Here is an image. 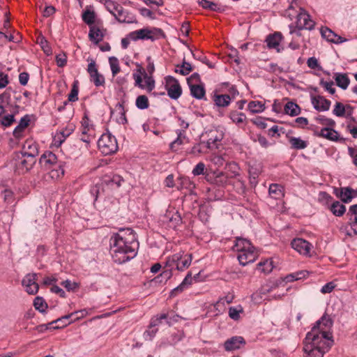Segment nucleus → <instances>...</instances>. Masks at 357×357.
Listing matches in <instances>:
<instances>
[{"label": "nucleus", "mask_w": 357, "mask_h": 357, "mask_svg": "<svg viewBox=\"0 0 357 357\" xmlns=\"http://www.w3.org/2000/svg\"><path fill=\"white\" fill-rule=\"evenodd\" d=\"M242 310H238L234 307H231L229 308V316L233 320H235V321L238 320L240 318L239 313Z\"/></svg>", "instance_id": "nucleus-60"}, {"label": "nucleus", "mask_w": 357, "mask_h": 357, "mask_svg": "<svg viewBox=\"0 0 357 357\" xmlns=\"http://www.w3.org/2000/svg\"><path fill=\"white\" fill-rule=\"evenodd\" d=\"M192 70V66L190 63L183 61L181 65L176 66L175 72L182 75H187Z\"/></svg>", "instance_id": "nucleus-42"}, {"label": "nucleus", "mask_w": 357, "mask_h": 357, "mask_svg": "<svg viewBox=\"0 0 357 357\" xmlns=\"http://www.w3.org/2000/svg\"><path fill=\"white\" fill-rule=\"evenodd\" d=\"M114 17L120 23H132L135 22L134 16L129 13L121 6L119 8V10Z\"/></svg>", "instance_id": "nucleus-23"}, {"label": "nucleus", "mask_w": 357, "mask_h": 357, "mask_svg": "<svg viewBox=\"0 0 357 357\" xmlns=\"http://www.w3.org/2000/svg\"><path fill=\"white\" fill-rule=\"evenodd\" d=\"M283 36L280 32H275L273 34L268 35L265 42L268 49H274L277 52H280L284 49L280 45Z\"/></svg>", "instance_id": "nucleus-13"}, {"label": "nucleus", "mask_w": 357, "mask_h": 357, "mask_svg": "<svg viewBox=\"0 0 357 357\" xmlns=\"http://www.w3.org/2000/svg\"><path fill=\"white\" fill-rule=\"evenodd\" d=\"M87 72L90 75L91 81L93 82L96 86L104 85L105 81L102 75L98 73L96 62L93 60L89 63Z\"/></svg>", "instance_id": "nucleus-12"}, {"label": "nucleus", "mask_w": 357, "mask_h": 357, "mask_svg": "<svg viewBox=\"0 0 357 357\" xmlns=\"http://www.w3.org/2000/svg\"><path fill=\"white\" fill-rule=\"evenodd\" d=\"M215 182L218 185H225L227 183L228 176L221 171H215L213 173Z\"/></svg>", "instance_id": "nucleus-50"}, {"label": "nucleus", "mask_w": 357, "mask_h": 357, "mask_svg": "<svg viewBox=\"0 0 357 357\" xmlns=\"http://www.w3.org/2000/svg\"><path fill=\"white\" fill-rule=\"evenodd\" d=\"M335 287V284L333 282H328L321 287V292L322 294L331 293V291H333Z\"/></svg>", "instance_id": "nucleus-62"}, {"label": "nucleus", "mask_w": 357, "mask_h": 357, "mask_svg": "<svg viewBox=\"0 0 357 357\" xmlns=\"http://www.w3.org/2000/svg\"><path fill=\"white\" fill-rule=\"evenodd\" d=\"M181 258V252L176 253L171 257H167L165 268H168L173 270H176V264L178 259Z\"/></svg>", "instance_id": "nucleus-39"}, {"label": "nucleus", "mask_w": 357, "mask_h": 357, "mask_svg": "<svg viewBox=\"0 0 357 357\" xmlns=\"http://www.w3.org/2000/svg\"><path fill=\"white\" fill-rule=\"evenodd\" d=\"M284 113L291 116H298L301 113L300 107L294 102H288L284 107Z\"/></svg>", "instance_id": "nucleus-32"}, {"label": "nucleus", "mask_w": 357, "mask_h": 357, "mask_svg": "<svg viewBox=\"0 0 357 357\" xmlns=\"http://www.w3.org/2000/svg\"><path fill=\"white\" fill-rule=\"evenodd\" d=\"M245 344V341L243 337L233 336L225 342L224 348L227 351H231L241 349V346Z\"/></svg>", "instance_id": "nucleus-17"}, {"label": "nucleus", "mask_w": 357, "mask_h": 357, "mask_svg": "<svg viewBox=\"0 0 357 357\" xmlns=\"http://www.w3.org/2000/svg\"><path fill=\"white\" fill-rule=\"evenodd\" d=\"M353 225H342L340 231L348 236H356L354 231L355 227Z\"/></svg>", "instance_id": "nucleus-52"}, {"label": "nucleus", "mask_w": 357, "mask_h": 357, "mask_svg": "<svg viewBox=\"0 0 357 357\" xmlns=\"http://www.w3.org/2000/svg\"><path fill=\"white\" fill-rule=\"evenodd\" d=\"M178 316H174L173 317H169L167 314L163 313L160 315H157L156 317H153L151 319L149 328H155V326L162 324V320H165L168 326H171L173 322L178 321Z\"/></svg>", "instance_id": "nucleus-19"}, {"label": "nucleus", "mask_w": 357, "mask_h": 357, "mask_svg": "<svg viewBox=\"0 0 357 357\" xmlns=\"http://www.w3.org/2000/svg\"><path fill=\"white\" fill-rule=\"evenodd\" d=\"M89 37L91 41L95 44H98L102 40L104 35L98 26H91L90 27Z\"/></svg>", "instance_id": "nucleus-30"}, {"label": "nucleus", "mask_w": 357, "mask_h": 357, "mask_svg": "<svg viewBox=\"0 0 357 357\" xmlns=\"http://www.w3.org/2000/svg\"><path fill=\"white\" fill-rule=\"evenodd\" d=\"M75 128V126L73 123H68L65 128L56 133L53 139L54 144L57 147L60 146L66 139L74 131Z\"/></svg>", "instance_id": "nucleus-14"}, {"label": "nucleus", "mask_w": 357, "mask_h": 357, "mask_svg": "<svg viewBox=\"0 0 357 357\" xmlns=\"http://www.w3.org/2000/svg\"><path fill=\"white\" fill-rule=\"evenodd\" d=\"M30 119L27 115L24 116L20 119L19 125L15 128L13 134L15 136H18V132L22 131L25 128L29 126Z\"/></svg>", "instance_id": "nucleus-48"}, {"label": "nucleus", "mask_w": 357, "mask_h": 357, "mask_svg": "<svg viewBox=\"0 0 357 357\" xmlns=\"http://www.w3.org/2000/svg\"><path fill=\"white\" fill-rule=\"evenodd\" d=\"M353 113V107L349 105H343L337 102L333 109V114L337 117L350 116Z\"/></svg>", "instance_id": "nucleus-20"}, {"label": "nucleus", "mask_w": 357, "mask_h": 357, "mask_svg": "<svg viewBox=\"0 0 357 357\" xmlns=\"http://www.w3.org/2000/svg\"><path fill=\"white\" fill-rule=\"evenodd\" d=\"M100 3H102L106 9L114 16L116 11L120 8L121 5L116 1L112 0H99Z\"/></svg>", "instance_id": "nucleus-38"}, {"label": "nucleus", "mask_w": 357, "mask_h": 357, "mask_svg": "<svg viewBox=\"0 0 357 357\" xmlns=\"http://www.w3.org/2000/svg\"><path fill=\"white\" fill-rule=\"evenodd\" d=\"M115 109L118 112L119 116L116 118L117 123L125 125L128 123L126 116V111L122 102H118L115 106Z\"/></svg>", "instance_id": "nucleus-37"}, {"label": "nucleus", "mask_w": 357, "mask_h": 357, "mask_svg": "<svg viewBox=\"0 0 357 357\" xmlns=\"http://www.w3.org/2000/svg\"><path fill=\"white\" fill-rule=\"evenodd\" d=\"M8 83V75L4 73H0V89H4Z\"/></svg>", "instance_id": "nucleus-63"}, {"label": "nucleus", "mask_w": 357, "mask_h": 357, "mask_svg": "<svg viewBox=\"0 0 357 357\" xmlns=\"http://www.w3.org/2000/svg\"><path fill=\"white\" fill-rule=\"evenodd\" d=\"M180 252L181 258L180 259H178V261L176 264V270L179 271H183L189 267V266L191 264L192 257V254L184 255L183 252Z\"/></svg>", "instance_id": "nucleus-28"}, {"label": "nucleus", "mask_w": 357, "mask_h": 357, "mask_svg": "<svg viewBox=\"0 0 357 357\" xmlns=\"http://www.w3.org/2000/svg\"><path fill=\"white\" fill-rule=\"evenodd\" d=\"M56 62L59 67H63L67 63V56L62 52L56 56Z\"/></svg>", "instance_id": "nucleus-58"}, {"label": "nucleus", "mask_w": 357, "mask_h": 357, "mask_svg": "<svg viewBox=\"0 0 357 357\" xmlns=\"http://www.w3.org/2000/svg\"><path fill=\"white\" fill-rule=\"evenodd\" d=\"M316 121L322 125L324 128L335 127L336 123L335 121L323 115H319L315 118Z\"/></svg>", "instance_id": "nucleus-41"}, {"label": "nucleus", "mask_w": 357, "mask_h": 357, "mask_svg": "<svg viewBox=\"0 0 357 357\" xmlns=\"http://www.w3.org/2000/svg\"><path fill=\"white\" fill-rule=\"evenodd\" d=\"M194 176L204 175L205 174V165L200 162L196 165L192 171Z\"/></svg>", "instance_id": "nucleus-56"}, {"label": "nucleus", "mask_w": 357, "mask_h": 357, "mask_svg": "<svg viewBox=\"0 0 357 357\" xmlns=\"http://www.w3.org/2000/svg\"><path fill=\"white\" fill-rule=\"evenodd\" d=\"M333 320L332 319L325 313L319 320H318L315 325L312 327V329L315 328L317 333L320 334L322 331H325V328H330L333 326Z\"/></svg>", "instance_id": "nucleus-21"}, {"label": "nucleus", "mask_w": 357, "mask_h": 357, "mask_svg": "<svg viewBox=\"0 0 357 357\" xmlns=\"http://www.w3.org/2000/svg\"><path fill=\"white\" fill-rule=\"evenodd\" d=\"M319 84L324 88L326 91L329 92L331 94H334L335 92V89L333 87V82L332 81L327 82L324 81V79H321Z\"/></svg>", "instance_id": "nucleus-55"}, {"label": "nucleus", "mask_w": 357, "mask_h": 357, "mask_svg": "<svg viewBox=\"0 0 357 357\" xmlns=\"http://www.w3.org/2000/svg\"><path fill=\"white\" fill-rule=\"evenodd\" d=\"M38 275L36 273H28L22 281V284L25 287V291L31 295L37 294L39 285L37 283Z\"/></svg>", "instance_id": "nucleus-10"}, {"label": "nucleus", "mask_w": 357, "mask_h": 357, "mask_svg": "<svg viewBox=\"0 0 357 357\" xmlns=\"http://www.w3.org/2000/svg\"><path fill=\"white\" fill-rule=\"evenodd\" d=\"M109 63L112 75L115 76L117 73L120 72L119 60L115 56H111L109 58Z\"/></svg>", "instance_id": "nucleus-51"}, {"label": "nucleus", "mask_w": 357, "mask_h": 357, "mask_svg": "<svg viewBox=\"0 0 357 357\" xmlns=\"http://www.w3.org/2000/svg\"><path fill=\"white\" fill-rule=\"evenodd\" d=\"M296 28L299 29L313 30L315 22L311 19L310 15L303 8L298 7V13H296Z\"/></svg>", "instance_id": "nucleus-7"}, {"label": "nucleus", "mask_w": 357, "mask_h": 357, "mask_svg": "<svg viewBox=\"0 0 357 357\" xmlns=\"http://www.w3.org/2000/svg\"><path fill=\"white\" fill-rule=\"evenodd\" d=\"M177 137L170 144V149L173 151H177L178 146L188 142V139L183 130H176Z\"/></svg>", "instance_id": "nucleus-24"}, {"label": "nucleus", "mask_w": 357, "mask_h": 357, "mask_svg": "<svg viewBox=\"0 0 357 357\" xmlns=\"http://www.w3.org/2000/svg\"><path fill=\"white\" fill-rule=\"evenodd\" d=\"M191 95L197 99H202L205 96V89L199 84H190Z\"/></svg>", "instance_id": "nucleus-36"}, {"label": "nucleus", "mask_w": 357, "mask_h": 357, "mask_svg": "<svg viewBox=\"0 0 357 357\" xmlns=\"http://www.w3.org/2000/svg\"><path fill=\"white\" fill-rule=\"evenodd\" d=\"M83 21L88 25H92L95 21V14L93 11L86 10L82 14Z\"/></svg>", "instance_id": "nucleus-53"}, {"label": "nucleus", "mask_w": 357, "mask_h": 357, "mask_svg": "<svg viewBox=\"0 0 357 357\" xmlns=\"http://www.w3.org/2000/svg\"><path fill=\"white\" fill-rule=\"evenodd\" d=\"M248 249H255L250 241L246 238L236 237L235 244L233 246V250L239 252Z\"/></svg>", "instance_id": "nucleus-27"}, {"label": "nucleus", "mask_w": 357, "mask_h": 357, "mask_svg": "<svg viewBox=\"0 0 357 357\" xmlns=\"http://www.w3.org/2000/svg\"><path fill=\"white\" fill-rule=\"evenodd\" d=\"M15 167L20 173L30 170L36 162V158L26 155L22 152L15 153Z\"/></svg>", "instance_id": "nucleus-6"}, {"label": "nucleus", "mask_w": 357, "mask_h": 357, "mask_svg": "<svg viewBox=\"0 0 357 357\" xmlns=\"http://www.w3.org/2000/svg\"><path fill=\"white\" fill-rule=\"evenodd\" d=\"M98 146L102 154L107 155L116 153L118 144L114 136L109 133H104L98 141Z\"/></svg>", "instance_id": "nucleus-5"}, {"label": "nucleus", "mask_w": 357, "mask_h": 357, "mask_svg": "<svg viewBox=\"0 0 357 357\" xmlns=\"http://www.w3.org/2000/svg\"><path fill=\"white\" fill-rule=\"evenodd\" d=\"M135 105L139 109H146L149 107L148 98L145 95H140L137 97Z\"/></svg>", "instance_id": "nucleus-44"}, {"label": "nucleus", "mask_w": 357, "mask_h": 357, "mask_svg": "<svg viewBox=\"0 0 357 357\" xmlns=\"http://www.w3.org/2000/svg\"><path fill=\"white\" fill-rule=\"evenodd\" d=\"M333 342L331 333L322 331L319 334L315 328L312 329L307 333L303 342V350L305 354L304 357H324Z\"/></svg>", "instance_id": "nucleus-2"}, {"label": "nucleus", "mask_w": 357, "mask_h": 357, "mask_svg": "<svg viewBox=\"0 0 357 357\" xmlns=\"http://www.w3.org/2000/svg\"><path fill=\"white\" fill-rule=\"evenodd\" d=\"M40 163L49 170L47 176L52 180H57L64 175L66 162L58 161L56 155L52 152L44 153L40 158Z\"/></svg>", "instance_id": "nucleus-3"}, {"label": "nucleus", "mask_w": 357, "mask_h": 357, "mask_svg": "<svg viewBox=\"0 0 357 357\" xmlns=\"http://www.w3.org/2000/svg\"><path fill=\"white\" fill-rule=\"evenodd\" d=\"M314 135L332 142H338L341 139L337 131L334 130V127L322 128L321 130L315 129Z\"/></svg>", "instance_id": "nucleus-11"}, {"label": "nucleus", "mask_w": 357, "mask_h": 357, "mask_svg": "<svg viewBox=\"0 0 357 357\" xmlns=\"http://www.w3.org/2000/svg\"><path fill=\"white\" fill-rule=\"evenodd\" d=\"M21 152L26 155L36 158L38 154V145L33 140H26L23 145Z\"/></svg>", "instance_id": "nucleus-25"}, {"label": "nucleus", "mask_w": 357, "mask_h": 357, "mask_svg": "<svg viewBox=\"0 0 357 357\" xmlns=\"http://www.w3.org/2000/svg\"><path fill=\"white\" fill-rule=\"evenodd\" d=\"M289 143L292 149L298 150L304 149L308 145V142L307 141L303 140L301 138L296 137H290Z\"/></svg>", "instance_id": "nucleus-35"}, {"label": "nucleus", "mask_w": 357, "mask_h": 357, "mask_svg": "<svg viewBox=\"0 0 357 357\" xmlns=\"http://www.w3.org/2000/svg\"><path fill=\"white\" fill-rule=\"evenodd\" d=\"M61 284L68 291H75L79 287L78 283L75 282H72L69 280L63 281Z\"/></svg>", "instance_id": "nucleus-54"}, {"label": "nucleus", "mask_w": 357, "mask_h": 357, "mask_svg": "<svg viewBox=\"0 0 357 357\" xmlns=\"http://www.w3.org/2000/svg\"><path fill=\"white\" fill-rule=\"evenodd\" d=\"M111 255L115 263L123 264L133 259L137 255L139 243L137 236L115 234L110 239Z\"/></svg>", "instance_id": "nucleus-1"}, {"label": "nucleus", "mask_w": 357, "mask_h": 357, "mask_svg": "<svg viewBox=\"0 0 357 357\" xmlns=\"http://www.w3.org/2000/svg\"><path fill=\"white\" fill-rule=\"evenodd\" d=\"M333 79L337 86L343 90L347 89L350 84V79L347 73H335Z\"/></svg>", "instance_id": "nucleus-26"}, {"label": "nucleus", "mask_w": 357, "mask_h": 357, "mask_svg": "<svg viewBox=\"0 0 357 357\" xmlns=\"http://www.w3.org/2000/svg\"><path fill=\"white\" fill-rule=\"evenodd\" d=\"M231 98L229 95H215L213 96V101L215 105L219 107H226L231 102Z\"/></svg>", "instance_id": "nucleus-31"}, {"label": "nucleus", "mask_w": 357, "mask_h": 357, "mask_svg": "<svg viewBox=\"0 0 357 357\" xmlns=\"http://www.w3.org/2000/svg\"><path fill=\"white\" fill-rule=\"evenodd\" d=\"M321 36L328 42L333 43L336 38V33L328 27H322L320 30Z\"/></svg>", "instance_id": "nucleus-45"}, {"label": "nucleus", "mask_w": 357, "mask_h": 357, "mask_svg": "<svg viewBox=\"0 0 357 357\" xmlns=\"http://www.w3.org/2000/svg\"><path fill=\"white\" fill-rule=\"evenodd\" d=\"M185 287H186L184 284L181 283L178 286H177L176 287H175L174 289H173L171 291L169 296L170 297L176 296L178 294L181 293L185 289Z\"/></svg>", "instance_id": "nucleus-64"}, {"label": "nucleus", "mask_w": 357, "mask_h": 357, "mask_svg": "<svg viewBox=\"0 0 357 357\" xmlns=\"http://www.w3.org/2000/svg\"><path fill=\"white\" fill-rule=\"evenodd\" d=\"M291 248L301 255H307L310 250V243L303 238H294L291 243Z\"/></svg>", "instance_id": "nucleus-16"}, {"label": "nucleus", "mask_w": 357, "mask_h": 357, "mask_svg": "<svg viewBox=\"0 0 357 357\" xmlns=\"http://www.w3.org/2000/svg\"><path fill=\"white\" fill-rule=\"evenodd\" d=\"M163 34L160 29H149L144 28L129 33L126 38L121 39V46L123 49H126L130 40L137 41L138 40H151L154 41L159 38Z\"/></svg>", "instance_id": "nucleus-4"}, {"label": "nucleus", "mask_w": 357, "mask_h": 357, "mask_svg": "<svg viewBox=\"0 0 357 357\" xmlns=\"http://www.w3.org/2000/svg\"><path fill=\"white\" fill-rule=\"evenodd\" d=\"M225 133L222 129H215L210 130L208 133L209 138L206 142V146L210 149H218V142L222 141Z\"/></svg>", "instance_id": "nucleus-15"}, {"label": "nucleus", "mask_w": 357, "mask_h": 357, "mask_svg": "<svg viewBox=\"0 0 357 357\" xmlns=\"http://www.w3.org/2000/svg\"><path fill=\"white\" fill-rule=\"evenodd\" d=\"M165 80V86L168 96L173 100H177L182 93V89L178 81L170 75L167 76Z\"/></svg>", "instance_id": "nucleus-8"}, {"label": "nucleus", "mask_w": 357, "mask_h": 357, "mask_svg": "<svg viewBox=\"0 0 357 357\" xmlns=\"http://www.w3.org/2000/svg\"><path fill=\"white\" fill-rule=\"evenodd\" d=\"M330 210L334 215L340 217L346 212V207L339 201H334L330 206Z\"/></svg>", "instance_id": "nucleus-33"}, {"label": "nucleus", "mask_w": 357, "mask_h": 357, "mask_svg": "<svg viewBox=\"0 0 357 357\" xmlns=\"http://www.w3.org/2000/svg\"><path fill=\"white\" fill-rule=\"evenodd\" d=\"M333 194L343 203H350L354 198L357 197V189L351 187L334 188Z\"/></svg>", "instance_id": "nucleus-9"}, {"label": "nucleus", "mask_w": 357, "mask_h": 357, "mask_svg": "<svg viewBox=\"0 0 357 357\" xmlns=\"http://www.w3.org/2000/svg\"><path fill=\"white\" fill-rule=\"evenodd\" d=\"M268 193L271 197L280 199L284 195L283 187L278 183H272L269 185Z\"/></svg>", "instance_id": "nucleus-29"}, {"label": "nucleus", "mask_w": 357, "mask_h": 357, "mask_svg": "<svg viewBox=\"0 0 357 357\" xmlns=\"http://www.w3.org/2000/svg\"><path fill=\"white\" fill-rule=\"evenodd\" d=\"M75 314H79V316H78L77 317L75 318V319H78L82 318L84 316H86V310L84 309V310H82L79 311H76V312L70 313L69 314L64 315L60 318H58L57 319H56L54 321H52V323L56 324V323H59L60 321H66Z\"/></svg>", "instance_id": "nucleus-46"}, {"label": "nucleus", "mask_w": 357, "mask_h": 357, "mask_svg": "<svg viewBox=\"0 0 357 357\" xmlns=\"http://www.w3.org/2000/svg\"><path fill=\"white\" fill-rule=\"evenodd\" d=\"M254 250L255 249H248L245 251L239 252L238 259L241 265L244 266L255 261L256 254Z\"/></svg>", "instance_id": "nucleus-22"}, {"label": "nucleus", "mask_w": 357, "mask_h": 357, "mask_svg": "<svg viewBox=\"0 0 357 357\" xmlns=\"http://www.w3.org/2000/svg\"><path fill=\"white\" fill-rule=\"evenodd\" d=\"M33 306L36 310H38L41 313H44L47 308V304L43 297L37 296L33 301Z\"/></svg>", "instance_id": "nucleus-43"}, {"label": "nucleus", "mask_w": 357, "mask_h": 357, "mask_svg": "<svg viewBox=\"0 0 357 357\" xmlns=\"http://www.w3.org/2000/svg\"><path fill=\"white\" fill-rule=\"evenodd\" d=\"M296 13H298V8L296 9L293 6H290L286 10L285 15L290 20H293L294 18L296 19Z\"/></svg>", "instance_id": "nucleus-61"}, {"label": "nucleus", "mask_w": 357, "mask_h": 357, "mask_svg": "<svg viewBox=\"0 0 357 357\" xmlns=\"http://www.w3.org/2000/svg\"><path fill=\"white\" fill-rule=\"evenodd\" d=\"M229 117L232 121L233 123L238 125L243 123L246 119V116L245 115V114L242 112H238L236 111L230 112Z\"/></svg>", "instance_id": "nucleus-40"}, {"label": "nucleus", "mask_w": 357, "mask_h": 357, "mask_svg": "<svg viewBox=\"0 0 357 357\" xmlns=\"http://www.w3.org/2000/svg\"><path fill=\"white\" fill-rule=\"evenodd\" d=\"M144 88L142 89L146 90L147 92H151L155 88V80L151 76L147 75L146 73H144Z\"/></svg>", "instance_id": "nucleus-47"}, {"label": "nucleus", "mask_w": 357, "mask_h": 357, "mask_svg": "<svg viewBox=\"0 0 357 357\" xmlns=\"http://www.w3.org/2000/svg\"><path fill=\"white\" fill-rule=\"evenodd\" d=\"M15 121V118L13 114H8L4 116L1 120V124L3 127H9Z\"/></svg>", "instance_id": "nucleus-59"}, {"label": "nucleus", "mask_w": 357, "mask_h": 357, "mask_svg": "<svg viewBox=\"0 0 357 357\" xmlns=\"http://www.w3.org/2000/svg\"><path fill=\"white\" fill-rule=\"evenodd\" d=\"M78 100V87L76 83L73 84L71 91L68 95V100L70 102H75Z\"/></svg>", "instance_id": "nucleus-57"}, {"label": "nucleus", "mask_w": 357, "mask_h": 357, "mask_svg": "<svg viewBox=\"0 0 357 357\" xmlns=\"http://www.w3.org/2000/svg\"><path fill=\"white\" fill-rule=\"evenodd\" d=\"M248 110L252 114L261 113L265 109V105L261 101H250L248 105Z\"/></svg>", "instance_id": "nucleus-34"}, {"label": "nucleus", "mask_w": 357, "mask_h": 357, "mask_svg": "<svg viewBox=\"0 0 357 357\" xmlns=\"http://www.w3.org/2000/svg\"><path fill=\"white\" fill-rule=\"evenodd\" d=\"M258 268L264 273H269L273 270V262L269 259L260 261L258 264Z\"/></svg>", "instance_id": "nucleus-49"}, {"label": "nucleus", "mask_w": 357, "mask_h": 357, "mask_svg": "<svg viewBox=\"0 0 357 357\" xmlns=\"http://www.w3.org/2000/svg\"><path fill=\"white\" fill-rule=\"evenodd\" d=\"M311 102L314 108L319 112H326L329 110L331 104L330 100L321 96L312 97Z\"/></svg>", "instance_id": "nucleus-18"}]
</instances>
